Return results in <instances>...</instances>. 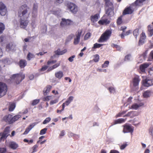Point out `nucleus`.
Segmentation results:
<instances>
[{
	"label": "nucleus",
	"mask_w": 153,
	"mask_h": 153,
	"mask_svg": "<svg viewBox=\"0 0 153 153\" xmlns=\"http://www.w3.org/2000/svg\"><path fill=\"white\" fill-rule=\"evenodd\" d=\"M29 8L26 4L21 6L18 10V16L20 18V27L22 28H25L29 23L27 19L30 14Z\"/></svg>",
	"instance_id": "obj_1"
},
{
	"label": "nucleus",
	"mask_w": 153,
	"mask_h": 153,
	"mask_svg": "<svg viewBox=\"0 0 153 153\" xmlns=\"http://www.w3.org/2000/svg\"><path fill=\"white\" fill-rule=\"evenodd\" d=\"M21 117V116L20 115H16L13 117L12 115L9 114L4 116L3 117L2 121L10 124L17 120Z\"/></svg>",
	"instance_id": "obj_2"
},
{
	"label": "nucleus",
	"mask_w": 153,
	"mask_h": 153,
	"mask_svg": "<svg viewBox=\"0 0 153 153\" xmlns=\"http://www.w3.org/2000/svg\"><path fill=\"white\" fill-rule=\"evenodd\" d=\"M111 33V31L109 30H106L104 33H103L98 42H103L106 41L110 37Z\"/></svg>",
	"instance_id": "obj_3"
},
{
	"label": "nucleus",
	"mask_w": 153,
	"mask_h": 153,
	"mask_svg": "<svg viewBox=\"0 0 153 153\" xmlns=\"http://www.w3.org/2000/svg\"><path fill=\"white\" fill-rule=\"evenodd\" d=\"M140 81V79L138 75H135L133 78L132 84V89L134 90H136L138 89L139 83Z\"/></svg>",
	"instance_id": "obj_4"
},
{
	"label": "nucleus",
	"mask_w": 153,
	"mask_h": 153,
	"mask_svg": "<svg viewBox=\"0 0 153 153\" xmlns=\"http://www.w3.org/2000/svg\"><path fill=\"white\" fill-rule=\"evenodd\" d=\"M25 78V75L22 73L18 74H13L12 77V79H14L16 81L17 84H19L20 82L24 79Z\"/></svg>",
	"instance_id": "obj_5"
},
{
	"label": "nucleus",
	"mask_w": 153,
	"mask_h": 153,
	"mask_svg": "<svg viewBox=\"0 0 153 153\" xmlns=\"http://www.w3.org/2000/svg\"><path fill=\"white\" fill-rule=\"evenodd\" d=\"M123 132L124 133H130L132 134L134 130V127L125 124L123 126Z\"/></svg>",
	"instance_id": "obj_6"
},
{
	"label": "nucleus",
	"mask_w": 153,
	"mask_h": 153,
	"mask_svg": "<svg viewBox=\"0 0 153 153\" xmlns=\"http://www.w3.org/2000/svg\"><path fill=\"white\" fill-rule=\"evenodd\" d=\"M7 88L6 84L0 82V96H4L6 94Z\"/></svg>",
	"instance_id": "obj_7"
},
{
	"label": "nucleus",
	"mask_w": 153,
	"mask_h": 153,
	"mask_svg": "<svg viewBox=\"0 0 153 153\" xmlns=\"http://www.w3.org/2000/svg\"><path fill=\"white\" fill-rule=\"evenodd\" d=\"M7 12L6 6L2 2H0V14L2 16H4Z\"/></svg>",
	"instance_id": "obj_8"
},
{
	"label": "nucleus",
	"mask_w": 153,
	"mask_h": 153,
	"mask_svg": "<svg viewBox=\"0 0 153 153\" xmlns=\"http://www.w3.org/2000/svg\"><path fill=\"white\" fill-rule=\"evenodd\" d=\"M67 7L70 11L74 13H75L77 11V6L72 3H68L67 4Z\"/></svg>",
	"instance_id": "obj_9"
},
{
	"label": "nucleus",
	"mask_w": 153,
	"mask_h": 153,
	"mask_svg": "<svg viewBox=\"0 0 153 153\" xmlns=\"http://www.w3.org/2000/svg\"><path fill=\"white\" fill-rule=\"evenodd\" d=\"M73 23V22L71 20L65 19H62V21L60 23V25L62 27H65L67 25H71Z\"/></svg>",
	"instance_id": "obj_10"
},
{
	"label": "nucleus",
	"mask_w": 153,
	"mask_h": 153,
	"mask_svg": "<svg viewBox=\"0 0 153 153\" xmlns=\"http://www.w3.org/2000/svg\"><path fill=\"white\" fill-rule=\"evenodd\" d=\"M143 84L146 87H149L153 85V79H146L143 80Z\"/></svg>",
	"instance_id": "obj_11"
},
{
	"label": "nucleus",
	"mask_w": 153,
	"mask_h": 153,
	"mask_svg": "<svg viewBox=\"0 0 153 153\" xmlns=\"http://www.w3.org/2000/svg\"><path fill=\"white\" fill-rule=\"evenodd\" d=\"M150 65L149 63H145L141 65L140 66V73L145 74L146 73V69Z\"/></svg>",
	"instance_id": "obj_12"
},
{
	"label": "nucleus",
	"mask_w": 153,
	"mask_h": 153,
	"mask_svg": "<svg viewBox=\"0 0 153 153\" xmlns=\"http://www.w3.org/2000/svg\"><path fill=\"white\" fill-rule=\"evenodd\" d=\"M82 32L81 30H78L77 32L76 35V37L74 39V43L75 45H76L79 43Z\"/></svg>",
	"instance_id": "obj_13"
},
{
	"label": "nucleus",
	"mask_w": 153,
	"mask_h": 153,
	"mask_svg": "<svg viewBox=\"0 0 153 153\" xmlns=\"http://www.w3.org/2000/svg\"><path fill=\"white\" fill-rule=\"evenodd\" d=\"M106 16L105 15H104L102 18L101 20H99L98 23L100 25H107L109 24L110 21L108 20L107 19H105V17Z\"/></svg>",
	"instance_id": "obj_14"
},
{
	"label": "nucleus",
	"mask_w": 153,
	"mask_h": 153,
	"mask_svg": "<svg viewBox=\"0 0 153 153\" xmlns=\"http://www.w3.org/2000/svg\"><path fill=\"white\" fill-rule=\"evenodd\" d=\"M38 5L37 4H34L32 13V16L34 18L36 17L37 15Z\"/></svg>",
	"instance_id": "obj_15"
},
{
	"label": "nucleus",
	"mask_w": 153,
	"mask_h": 153,
	"mask_svg": "<svg viewBox=\"0 0 153 153\" xmlns=\"http://www.w3.org/2000/svg\"><path fill=\"white\" fill-rule=\"evenodd\" d=\"M18 147V144L14 142H10L9 143V147L12 149H16Z\"/></svg>",
	"instance_id": "obj_16"
},
{
	"label": "nucleus",
	"mask_w": 153,
	"mask_h": 153,
	"mask_svg": "<svg viewBox=\"0 0 153 153\" xmlns=\"http://www.w3.org/2000/svg\"><path fill=\"white\" fill-rule=\"evenodd\" d=\"M146 36L144 33H142L141 34V36L139 42V45L143 44L145 42V40L146 39Z\"/></svg>",
	"instance_id": "obj_17"
},
{
	"label": "nucleus",
	"mask_w": 153,
	"mask_h": 153,
	"mask_svg": "<svg viewBox=\"0 0 153 153\" xmlns=\"http://www.w3.org/2000/svg\"><path fill=\"white\" fill-rule=\"evenodd\" d=\"M99 18V14H96L94 15L91 16L90 17V19L92 22H95L98 20Z\"/></svg>",
	"instance_id": "obj_18"
},
{
	"label": "nucleus",
	"mask_w": 153,
	"mask_h": 153,
	"mask_svg": "<svg viewBox=\"0 0 153 153\" xmlns=\"http://www.w3.org/2000/svg\"><path fill=\"white\" fill-rule=\"evenodd\" d=\"M36 124V123H33L29 125L28 127H27L25 132L24 133V134H27L29 131Z\"/></svg>",
	"instance_id": "obj_19"
},
{
	"label": "nucleus",
	"mask_w": 153,
	"mask_h": 153,
	"mask_svg": "<svg viewBox=\"0 0 153 153\" xmlns=\"http://www.w3.org/2000/svg\"><path fill=\"white\" fill-rule=\"evenodd\" d=\"M113 10V8L109 7L106 11V14L110 17L112 16L114 14Z\"/></svg>",
	"instance_id": "obj_20"
},
{
	"label": "nucleus",
	"mask_w": 153,
	"mask_h": 153,
	"mask_svg": "<svg viewBox=\"0 0 153 153\" xmlns=\"http://www.w3.org/2000/svg\"><path fill=\"white\" fill-rule=\"evenodd\" d=\"M144 105V103L142 102H140L138 104L137 103H134L132 105L131 107V109L137 110L139 107L142 106Z\"/></svg>",
	"instance_id": "obj_21"
},
{
	"label": "nucleus",
	"mask_w": 153,
	"mask_h": 153,
	"mask_svg": "<svg viewBox=\"0 0 153 153\" xmlns=\"http://www.w3.org/2000/svg\"><path fill=\"white\" fill-rule=\"evenodd\" d=\"M67 52V50L66 49L61 51L60 49H58L57 50L54 51V53L56 55H62L65 53Z\"/></svg>",
	"instance_id": "obj_22"
},
{
	"label": "nucleus",
	"mask_w": 153,
	"mask_h": 153,
	"mask_svg": "<svg viewBox=\"0 0 153 153\" xmlns=\"http://www.w3.org/2000/svg\"><path fill=\"white\" fill-rule=\"evenodd\" d=\"M152 24L153 25H150L148 26V33L150 36H152L153 35V22Z\"/></svg>",
	"instance_id": "obj_23"
},
{
	"label": "nucleus",
	"mask_w": 153,
	"mask_h": 153,
	"mask_svg": "<svg viewBox=\"0 0 153 153\" xmlns=\"http://www.w3.org/2000/svg\"><path fill=\"white\" fill-rule=\"evenodd\" d=\"M133 12V10L131 9L130 7L126 8L124 11L123 14L126 15V14H131Z\"/></svg>",
	"instance_id": "obj_24"
},
{
	"label": "nucleus",
	"mask_w": 153,
	"mask_h": 153,
	"mask_svg": "<svg viewBox=\"0 0 153 153\" xmlns=\"http://www.w3.org/2000/svg\"><path fill=\"white\" fill-rule=\"evenodd\" d=\"M27 62L25 60L21 59L20 60L19 65L21 68H24L27 65Z\"/></svg>",
	"instance_id": "obj_25"
},
{
	"label": "nucleus",
	"mask_w": 153,
	"mask_h": 153,
	"mask_svg": "<svg viewBox=\"0 0 153 153\" xmlns=\"http://www.w3.org/2000/svg\"><path fill=\"white\" fill-rule=\"evenodd\" d=\"M63 74L62 71H60L55 73V76L59 79H61L63 76Z\"/></svg>",
	"instance_id": "obj_26"
},
{
	"label": "nucleus",
	"mask_w": 153,
	"mask_h": 153,
	"mask_svg": "<svg viewBox=\"0 0 153 153\" xmlns=\"http://www.w3.org/2000/svg\"><path fill=\"white\" fill-rule=\"evenodd\" d=\"M51 86L50 85L47 86L44 89L43 91L44 94L45 95H46L51 88Z\"/></svg>",
	"instance_id": "obj_27"
},
{
	"label": "nucleus",
	"mask_w": 153,
	"mask_h": 153,
	"mask_svg": "<svg viewBox=\"0 0 153 153\" xmlns=\"http://www.w3.org/2000/svg\"><path fill=\"white\" fill-rule=\"evenodd\" d=\"M16 107V104L15 103H13L10 104L8 107V110L9 111H13Z\"/></svg>",
	"instance_id": "obj_28"
},
{
	"label": "nucleus",
	"mask_w": 153,
	"mask_h": 153,
	"mask_svg": "<svg viewBox=\"0 0 153 153\" xmlns=\"http://www.w3.org/2000/svg\"><path fill=\"white\" fill-rule=\"evenodd\" d=\"M14 45H13L12 43L9 44L7 45L6 50L7 51H9L11 50H13Z\"/></svg>",
	"instance_id": "obj_29"
},
{
	"label": "nucleus",
	"mask_w": 153,
	"mask_h": 153,
	"mask_svg": "<svg viewBox=\"0 0 153 153\" xmlns=\"http://www.w3.org/2000/svg\"><path fill=\"white\" fill-rule=\"evenodd\" d=\"M136 112L134 111H131L129 112H128V113L126 114L125 116H123V117H128V116H135L137 115V114H135V113Z\"/></svg>",
	"instance_id": "obj_30"
},
{
	"label": "nucleus",
	"mask_w": 153,
	"mask_h": 153,
	"mask_svg": "<svg viewBox=\"0 0 153 153\" xmlns=\"http://www.w3.org/2000/svg\"><path fill=\"white\" fill-rule=\"evenodd\" d=\"M146 0H136L134 3L136 6H140L142 4V3Z\"/></svg>",
	"instance_id": "obj_31"
},
{
	"label": "nucleus",
	"mask_w": 153,
	"mask_h": 153,
	"mask_svg": "<svg viewBox=\"0 0 153 153\" xmlns=\"http://www.w3.org/2000/svg\"><path fill=\"white\" fill-rule=\"evenodd\" d=\"M126 119H124L123 118H119L118 119L116 120L115 121V124H118V123H124L125 120H126Z\"/></svg>",
	"instance_id": "obj_32"
},
{
	"label": "nucleus",
	"mask_w": 153,
	"mask_h": 153,
	"mask_svg": "<svg viewBox=\"0 0 153 153\" xmlns=\"http://www.w3.org/2000/svg\"><path fill=\"white\" fill-rule=\"evenodd\" d=\"M131 33V31L130 30L127 31L126 33L123 32L120 35V36L122 39H124V36H126L129 35Z\"/></svg>",
	"instance_id": "obj_33"
},
{
	"label": "nucleus",
	"mask_w": 153,
	"mask_h": 153,
	"mask_svg": "<svg viewBox=\"0 0 153 153\" xmlns=\"http://www.w3.org/2000/svg\"><path fill=\"white\" fill-rule=\"evenodd\" d=\"M108 89L111 93H114L116 92L114 86H111L109 87Z\"/></svg>",
	"instance_id": "obj_34"
},
{
	"label": "nucleus",
	"mask_w": 153,
	"mask_h": 153,
	"mask_svg": "<svg viewBox=\"0 0 153 153\" xmlns=\"http://www.w3.org/2000/svg\"><path fill=\"white\" fill-rule=\"evenodd\" d=\"M7 135L3 132L0 133V136H1L0 141L4 140L7 137Z\"/></svg>",
	"instance_id": "obj_35"
},
{
	"label": "nucleus",
	"mask_w": 153,
	"mask_h": 153,
	"mask_svg": "<svg viewBox=\"0 0 153 153\" xmlns=\"http://www.w3.org/2000/svg\"><path fill=\"white\" fill-rule=\"evenodd\" d=\"M153 94V92L151 91L148 90L145 91L143 94V96H150Z\"/></svg>",
	"instance_id": "obj_36"
},
{
	"label": "nucleus",
	"mask_w": 153,
	"mask_h": 153,
	"mask_svg": "<svg viewBox=\"0 0 153 153\" xmlns=\"http://www.w3.org/2000/svg\"><path fill=\"white\" fill-rule=\"evenodd\" d=\"M5 25L2 23H0V34H1L5 29Z\"/></svg>",
	"instance_id": "obj_37"
},
{
	"label": "nucleus",
	"mask_w": 153,
	"mask_h": 153,
	"mask_svg": "<svg viewBox=\"0 0 153 153\" xmlns=\"http://www.w3.org/2000/svg\"><path fill=\"white\" fill-rule=\"evenodd\" d=\"M10 127L9 126L6 127L4 129L3 132L4 134H5L7 135V137L8 135V134L9 133L10 131Z\"/></svg>",
	"instance_id": "obj_38"
},
{
	"label": "nucleus",
	"mask_w": 153,
	"mask_h": 153,
	"mask_svg": "<svg viewBox=\"0 0 153 153\" xmlns=\"http://www.w3.org/2000/svg\"><path fill=\"white\" fill-rule=\"evenodd\" d=\"M34 57L35 56L33 54L30 53H29L27 55V58L28 60H30Z\"/></svg>",
	"instance_id": "obj_39"
},
{
	"label": "nucleus",
	"mask_w": 153,
	"mask_h": 153,
	"mask_svg": "<svg viewBox=\"0 0 153 153\" xmlns=\"http://www.w3.org/2000/svg\"><path fill=\"white\" fill-rule=\"evenodd\" d=\"M109 62L108 61H106L102 65V67L103 68H105L107 67L109 65Z\"/></svg>",
	"instance_id": "obj_40"
},
{
	"label": "nucleus",
	"mask_w": 153,
	"mask_h": 153,
	"mask_svg": "<svg viewBox=\"0 0 153 153\" xmlns=\"http://www.w3.org/2000/svg\"><path fill=\"white\" fill-rule=\"evenodd\" d=\"M139 29H136L133 32V34L136 38H137V36L139 35Z\"/></svg>",
	"instance_id": "obj_41"
},
{
	"label": "nucleus",
	"mask_w": 153,
	"mask_h": 153,
	"mask_svg": "<svg viewBox=\"0 0 153 153\" xmlns=\"http://www.w3.org/2000/svg\"><path fill=\"white\" fill-rule=\"evenodd\" d=\"M122 16H120L117 19V25H120L122 23Z\"/></svg>",
	"instance_id": "obj_42"
},
{
	"label": "nucleus",
	"mask_w": 153,
	"mask_h": 153,
	"mask_svg": "<svg viewBox=\"0 0 153 153\" xmlns=\"http://www.w3.org/2000/svg\"><path fill=\"white\" fill-rule=\"evenodd\" d=\"M68 135L69 137H73L74 138L75 137H77L78 138L79 137V135L75 134L72 132L69 133Z\"/></svg>",
	"instance_id": "obj_43"
},
{
	"label": "nucleus",
	"mask_w": 153,
	"mask_h": 153,
	"mask_svg": "<svg viewBox=\"0 0 153 153\" xmlns=\"http://www.w3.org/2000/svg\"><path fill=\"white\" fill-rule=\"evenodd\" d=\"M103 44H100L97 43H96L94 45L93 47H92L93 49H95L97 48H99L101 46L103 45Z\"/></svg>",
	"instance_id": "obj_44"
},
{
	"label": "nucleus",
	"mask_w": 153,
	"mask_h": 153,
	"mask_svg": "<svg viewBox=\"0 0 153 153\" xmlns=\"http://www.w3.org/2000/svg\"><path fill=\"white\" fill-rule=\"evenodd\" d=\"M126 112V111H123L121 112H120L116 116V117L117 118L118 117H120L122 116V115L124 114Z\"/></svg>",
	"instance_id": "obj_45"
},
{
	"label": "nucleus",
	"mask_w": 153,
	"mask_h": 153,
	"mask_svg": "<svg viewBox=\"0 0 153 153\" xmlns=\"http://www.w3.org/2000/svg\"><path fill=\"white\" fill-rule=\"evenodd\" d=\"M40 101L39 99H36L33 100L32 102L31 105H34L37 104Z\"/></svg>",
	"instance_id": "obj_46"
},
{
	"label": "nucleus",
	"mask_w": 153,
	"mask_h": 153,
	"mask_svg": "<svg viewBox=\"0 0 153 153\" xmlns=\"http://www.w3.org/2000/svg\"><path fill=\"white\" fill-rule=\"evenodd\" d=\"M70 102H70V101L67 100L63 103V104L62 105V109L64 110L65 105H68Z\"/></svg>",
	"instance_id": "obj_47"
},
{
	"label": "nucleus",
	"mask_w": 153,
	"mask_h": 153,
	"mask_svg": "<svg viewBox=\"0 0 153 153\" xmlns=\"http://www.w3.org/2000/svg\"><path fill=\"white\" fill-rule=\"evenodd\" d=\"M107 6L109 7L113 8L112 3L109 1L105 3Z\"/></svg>",
	"instance_id": "obj_48"
},
{
	"label": "nucleus",
	"mask_w": 153,
	"mask_h": 153,
	"mask_svg": "<svg viewBox=\"0 0 153 153\" xmlns=\"http://www.w3.org/2000/svg\"><path fill=\"white\" fill-rule=\"evenodd\" d=\"M99 59V56L98 54L95 55L94 56V58L93 59L94 61L95 62H98Z\"/></svg>",
	"instance_id": "obj_49"
},
{
	"label": "nucleus",
	"mask_w": 153,
	"mask_h": 153,
	"mask_svg": "<svg viewBox=\"0 0 153 153\" xmlns=\"http://www.w3.org/2000/svg\"><path fill=\"white\" fill-rule=\"evenodd\" d=\"M51 120V118L50 117L46 118L43 122V124H46L49 122Z\"/></svg>",
	"instance_id": "obj_50"
},
{
	"label": "nucleus",
	"mask_w": 153,
	"mask_h": 153,
	"mask_svg": "<svg viewBox=\"0 0 153 153\" xmlns=\"http://www.w3.org/2000/svg\"><path fill=\"white\" fill-rule=\"evenodd\" d=\"M47 130V129L46 128L42 129L40 131V135H43L45 134Z\"/></svg>",
	"instance_id": "obj_51"
},
{
	"label": "nucleus",
	"mask_w": 153,
	"mask_h": 153,
	"mask_svg": "<svg viewBox=\"0 0 153 153\" xmlns=\"http://www.w3.org/2000/svg\"><path fill=\"white\" fill-rule=\"evenodd\" d=\"M91 34L90 33H86L84 37V39L85 40H87L88 38H89L90 36H91Z\"/></svg>",
	"instance_id": "obj_52"
},
{
	"label": "nucleus",
	"mask_w": 153,
	"mask_h": 153,
	"mask_svg": "<svg viewBox=\"0 0 153 153\" xmlns=\"http://www.w3.org/2000/svg\"><path fill=\"white\" fill-rule=\"evenodd\" d=\"M60 62L57 63L54 65H53L52 67H51V69H55L58 67H59L60 65Z\"/></svg>",
	"instance_id": "obj_53"
},
{
	"label": "nucleus",
	"mask_w": 153,
	"mask_h": 153,
	"mask_svg": "<svg viewBox=\"0 0 153 153\" xmlns=\"http://www.w3.org/2000/svg\"><path fill=\"white\" fill-rule=\"evenodd\" d=\"M7 149L5 148H0V153H5Z\"/></svg>",
	"instance_id": "obj_54"
},
{
	"label": "nucleus",
	"mask_w": 153,
	"mask_h": 153,
	"mask_svg": "<svg viewBox=\"0 0 153 153\" xmlns=\"http://www.w3.org/2000/svg\"><path fill=\"white\" fill-rule=\"evenodd\" d=\"M131 56L130 55H126L125 57V61H129L131 59Z\"/></svg>",
	"instance_id": "obj_55"
},
{
	"label": "nucleus",
	"mask_w": 153,
	"mask_h": 153,
	"mask_svg": "<svg viewBox=\"0 0 153 153\" xmlns=\"http://www.w3.org/2000/svg\"><path fill=\"white\" fill-rule=\"evenodd\" d=\"M38 147V146L37 145H34L32 147L33 150V153L36 152L37 150V148Z\"/></svg>",
	"instance_id": "obj_56"
},
{
	"label": "nucleus",
	"mask_w": 153,
	"mask_h": 153,
	"mask_svg": "<svg viewBox=\"0 0 153 153\" xmlns=\"http://www.w3.org/2000/svg\"><path fill=\"white\" fill-rule=\"evenodd\" d=\"M58 99H56L54 100L51 101L50 104L51 105H52L57 103L58 102Z\"/></svg>",
	"instance_id": "obj_57"
},
{
	"label": "nucleus",
	"mask_w": 153,
	"mask_h": 153,
	"mask_svg": "<svg viewBox=\"0 0 153 153\" xmlns=\"http://www.w3.org/2000/svg\"><path fill=\"white\" fill-rule=\"evenodd\" d=\"M51 96H46L42 99V100L44 101H48L51 99Z\"/></svg>",
	"instance_id": "obj_58"
},
{
	"label": "nucleus",
	"mask_w": 153,
	"mask_h": 153,
	"mask_svg": "<svg viewBox=\"0 0 153 153\" xmlns=\"http://www.w3.org/2000/svg\"><path fill=\"white\" fill-rule=\"evenodd\" d=\"M48 68V66L47 65H44L40 69V71H44L46 70Z\"/></svg>",
	"instance_id": "obj_59"
},
{
	"label": "nucleus",
	"mask_w": 153,
	"mask_h": 153,
	"mask_svg": "<svg viewBox=\"0 0 153 153\" xmlns=\"http://www.w3.org/2000/svg\"><path fill=\"white\" fill-rule=\"evenodd\" d=\"M127 146V144L126 143L123 144L120 146V148L121 150H123Z\"/></svg>",
	"instance_id": "obj_60"
},
{
	"label": "nucleus",
	"mask_w": 153,
	"mask_h": 153,
	"mask_svg": "<svg viewBox=\"0 0 153 153\" xmlns=\"http://www.w3.org/2000/svg\"><path fill=\"white\" fill-rule=\"evenodd\" d=\"M75 57V55H73L72 56L70 57L68 59L69 61L70 62H72L74 60V59Z\"/></svg>",
	"instance_id": "obj_61"
},
{
	"label": "nucleus",
	"mask_w": 153,
	"mask_h": 153,
	"mask_svg": "<svg viewBox=\"0 0 153 153\" xmlns=\"http://www.w3.org/2000/svg\"><path fill=\"white\" fill-rule=\"evenodd\" d=\"M148 72L151 75L153 74V67L149 69Z\"/></svg>",
	"instance_id": "obj_62"
},
{
	"label": "nucleus",
	"mask_w": 153,
	"mask_h": 153,
	"mask_svg": "<svg viewBox=\"0 0 153 153\" xmlns=\"http://www.w3.org/2000/svg\"><path fill=\"white\" fill-rule=\"evenodd\" d=\"M3 62L4 63H5V64H10L9 60L8 59H7V58L4 59L3 61Z\"/></svg>",
	"instance_id": "obj_63"
},
{
	"label": "nucleus",
	"mask_w": 153,
	"mask_h": 153,
	"mask_svg": "<svg viewBox=\"0 0 153 153\" xmlns=\"http://www.w3.org/2000/svg\"><path fill=\"white\" fill-rule=\"evenodd\" d=\"M110 153H120V152L116 150H111L110 151Z\"/></svg>",
	"instance_id": "obj_64"
}]
</instances>
